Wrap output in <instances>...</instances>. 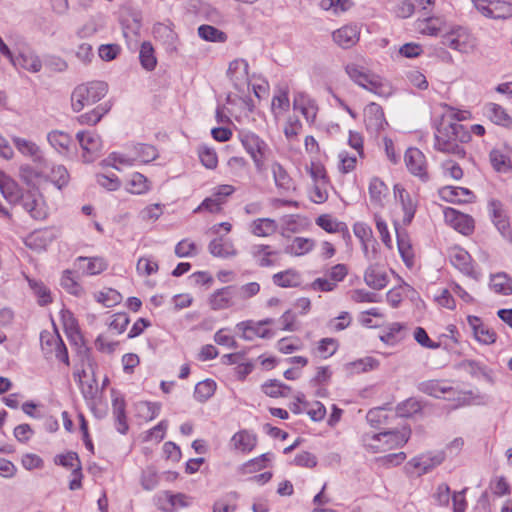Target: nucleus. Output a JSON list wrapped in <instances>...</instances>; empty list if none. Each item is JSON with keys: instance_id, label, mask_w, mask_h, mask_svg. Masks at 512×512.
Instances as JSON below:
<instances>
[{"instance_id": "nucleus-1", "label": "nucleus", "mask_w": 512, "mask_h": 512, "mask_svg": "<svg viewBox=\"0 0 512 512\" xmlns=\"http://www.w3.org/2000/svg\"><path fill=\"white\" fill-rule=\"evenodd\" d=\"M470 138V132L464 125L443 121L434 134V148L439 152L463 158L465 156L463 144L469 142Z\"/></svg>"}, {"instance_id": "nucleus-2", "label": "nucleus", "mask_w": 512, "mask_h": 512, "mask_svg": "<svg viewBox=\"0 0 512 512\" xmlns=\"http://www.w3.org/2000/svg\"><path fill=\"white\" fill-rule=\"evenodd\" d=\"M345 72L356 85L380 97L392 94V85L380 75L371 71L364 61H353L345 65Z\"/></svg>"}, {"instance_id": "nucleus-3", "label": "nucleus", "mask_w": 512, "mask_h": 512, "mask_svg": "<svg viewBox=\"0 0 512 512\" xmlns=\"http://www.w3.org/2000/svg\"><path fill=\"white\" fill-rule=\"evenodd\" d=\"M410 432L406 429L381 433L367 432L361 437L364 449L370 453H385L407 443Z\"/></svg>"}, {"instance_id": "nucleus-4", "label": "nucleus", "mask_w": 512, "mask_h": 512, "mask_svg": "<svg viewBox=\"0 0 512 512\" xmlns=\"http://www.w3.org/2000/svg\"><path fill=\"white\" fill-rule=\"evenodd\" d=\"M108 91V86L103 81H91L78 85L71 94V107L74 112L82 111L100 101Z\"/></svg>"}, {"instance_id": "nucleus-5", "label": "nucleus", "mask_w": 512, "mask_h": 512, "mask_svg": "<svg viewBox=\"0 0 512 512\" xmlns=\"http://www.w3.org/2000/svg\"><path fill=\"white\" fill-rule=\"evenodd\" d=\"M241 143L253 160L257 172L266 169V161L271 155V149L265 140L253 132H244L240 135Z\"/></svg>"}, {"instance_id": "nucleus-6", "label": "nucleus", "mask_w": 512, "mask_h": 512, "mask_svg": "<svg viewBox=\"0 0 512 512\" xmlns=\"http://www.w3.org/2000/svg\"><path fill=\"white\" fill-rule=\"evenodd\" d=\"M442 44L462 54H471L477 47L476 38L462 26H452L442 34Z\"/></svg>"}, {"instance_id": "nucleus-7", "label": "nucleus", "mask_w": 512, "mask_h": 512, "mask_svg": "<svg viewBox=\"0 0 512 512\" xmlns=\"http://www.w3.org/2000/svg\"><path fill=\"white\" fill-rule=\"evenodd\" d=\"M349 268L346 264L338 263L329 267L323 277H318L312 281L310 287L315 292H333L337 289L348 275Z\"/></svg>"}, {"instance_id": "nucleus-8", "label": "nucleus", "mask_w": 512, "mask_h": 512, "mask_svg": "<svg viewBox=\"0 0 512 512\" xmlns=\"http://www.w3.org/2000/svg\"><path fill=\"white\" fill-rule=\"evenodd\" d=\"M21 203L25 211L35 220H44L49 214V207L43 195L36 190L24 194Z\"/></svg>"}, {"instance_id": "nucleus-9", "label": "nucleus", "mask_w": 512, "mask_h": 512, "mask_svg": "<svg viewBox=\"0 0 512 512\" xmlns=\"http://www.w3.org/2000/svg\"><path fill=\"white\" fill-rule=\"evenodd\" d=\"M76 137L83 150L82 157L84 162H93L99 156L102 149L100 136L94 131H83L78 132Z\"/></svg>"}, {"instance_id": "nucleus-10", "label": "nucleus", "mask_w": 512, "mask_h": 512, "mask_svg": "<svg viewBox=\"0 0 512 512\" xmlns=\"http://www.w3.org/2000/svg\"><path fill=\"white\" fill-rule=\"evenodd\" d=\"M364 123L367 131L374 135H378L388 126L382 107L374 102L364 108Z\"/></svg>"}, {"instance_id": "nucleus-11", "label": "nucleus", "mask_w": 512, "mask_h": 512, "mask_svg": "<svg viewBox=\"0 0 512 512\" xmlns=\"http://www.w3.org/2000/svg\"><path fill=\"white\" fill-rule=\"evenodd\" d=\"M445 222L463 235H470L474 230V219L454 208L444 209Z\"/></svg>"}, {"instance_id": "nucleus-12", "label": "nucleus", "mask_w": 512, "mask_h": 512, "mask_svg": "<svg viewBox=\"0 0 512 512\" xmlns=\"http://www.w3.org/2000/svg\"><path fill=\"white\" fill-rule=\"evenodd\" d=\"M404 161L411 174L419 177L423 181L428 180L426 157L422 151L418 148L407 149Z\"/></svg>"}, {"instance_id": "nucleus-13", "label": "nucleus", "mask_w": 512, "mask_h": 512, "mask_svg": "<svg viewBox=\"0 0 512 512\" xmlns=\"http://www.w3.org/2000/svg\"><path fill=\"white\" fill-rule=\"evenodd\" d=\"M58 237L57 230L53 228H45L33 231L25 239V245L36 252H41Z\"/></svg>"}, {"instance_id": "nucleus-14", "label": "nucleus", "mask_w": 512, "mask_h": 512, "mask_svg": "<svg viewBox=\"0 0 512 512\" xmlns=\"http://www.w3.org/2000/svg\"><path fill=\"white\" fill-rule=\"evenodd\" d=\"M444 459L443 452L423 454L412 458L407 463V467L412 468L414 473L422 475L439 466Z\"/></svg>"}, {"instance_id": "nucleus-15", "label": "nucleus", "mask_w": 512, "mask_h": 512, "mask_svg": "<svg viewBox=\"0 0 512 512\" xmlns=\"http://www.w3.org/2000/svg\"><path fill=\"white\" fill-rule=\"evenodd\" d=\"M42 349L46 353H55L62 362L69 364L68 352L61 337L57 333L43 332L40 336Z\"/></svg>"}, {"instance_id": "nucleus-16", "label": "nucleus", "mask_w": 512, "mask_h": 512, "mask_svg": "<svg viewBox=\"0 0 512 512\" xmlns=\"http://www.w3.org/2000/svg\"><path fill=\"white\" fill-rule=\"evenodd\" d=\"M236 287L225 286L215 290L208 298L209 306L212 310L229 309L235 305Z\"/></svg>"}, {"instance_id": "nucleus-17", "label": "nucleus", "mask_w": 512, "mask_h": 512, "mask_svg": "<svg viewBox=\"0 0 512 512\" xmlns=\"http://www.w3.org/2000/svg\"><path fill=\"white\" fill-rule=\"evenodd\" d=\"M249 65L245 59H234L229 63L227 77L238 90L249 84Z\"/></svg>"}, {"instance_id": "nucleus-18", "label": "nucleus", "mask_w": 512, "mask_h": 512, "mask_svg": "<svg viewBox=\"0 0 512 512\" xmlns=\"http://www.w3.org/2000/svg\"><path fill=\"white\" fill-rule=\"evenodd\" d=\"M488 211L498 231L504 237H508L510 235V222L504 204L497 199H491L488 202Z\"/></svg>"}, {"instance_id": "nucleus-19", "label": "nucleus", "mask_w": 512, "mask_h": 512, "mask_svg": "<svg viewBox=\"0 0 512 512\" xmlns=\"http://www.w3.org/2000/svg\"><path fill=\"white\" fill-rule=\"evenodd\" d=\"M361 28L357 24H347L332 33L333 41L341 48L348 49L360 39Z\"/></svg>"}, {"instance_id": "nucleus-20", "label": "nucleus", "mask_w": 512, "mask_h": 512, "mask_svg": "<svg viewBox=\"0 0 512 512\" xmlns=\"http://www.w3.org/2000/svg\"><path fill=\"white\" fill-rule=\"evenodd\" d=\"M416 31L422 35L437 37L442 36L446 29V22L438 16H427L418 18L414 23Z\"/></svg>"}, {"instance_id": "nucleus-21", "label": "nucleus", "mask_w": 512, "mask_h": 512, "mask_svg": "<svg viewBox=\"0 0 512 512\" xmlns=\"http://www.w3.org/2000/svg\"><path fill=\"white\" fill-rule=\"evenodd\" d=\"M467 322L477 342L484 345L495 343L497 334L477 316H468Z\"/></svg>"}, {"instance_id": "nucleus-22", "label": "nucleus", "mask_w": 512, "mask_h": 512, "mask_svg": "<svg viewBox=\"0 0 512 512\" xmlns=\"http://www.w3.org/2000/svg\"><path fill=\"white\" fill-rule=\"evenodd\" d=\"M278 229V222L270 217H259L248 224L249 233L258 238L272 237L278 232Z\"/></svg>"}, {"instance_id": "nucleus-23", "label": "nucleus", "mask_w": 512, "mask_h": 512, "mask_svg": "<svg viewBox=\"0 0 512 512\" xmlns=\"http://www.w3.org/2000/svg\"><path fill=\"white\" fill-rule=\"evenodd\" d=\"M251 256L260 267L274 266L280 256V252L270 245L256 244L251 247Z\"/></svg>"}, {"instance_id": "nucleus-24", "label": "nucleus", "mask_w": 512, "mask_h": 512, "mask_svg": "<svg viewBox=\"0 0 512 512\" xmlns=\"http://www.w3.org/2000/svg\"><path fill=\"white\" fill-rule=\"evenodd\" d=\"M394 196L396 201L401 204L404 212L403 223L405 225L410 224L416 212V203L414 199L400 184L394 185Z\"/></svg>"}, {"instance_id": "nucleus-25", "label": "nucleus", "mask_w": 512, "mask_h": 512, "mask_svg": "<svg viewBox=\"0 0 512 512\" xmlns=\"http://www.w3.org/2000/svg\"><path fill=\"white\" fill-rule=\"evenodd\" d=\"M269 168L274 184L279 191L290 192L295 189L292 177L281 163L273 161Z\"/></svg>"}, {"instance_id": "nucleus-26", "label": "nucleus", "mask_w": 512, "mask_h": 512, "mask_svg": "<svg viewBox=\"0 0 512 512\" xmlns=\"http://www.w3.org/2000/svg\"><path fill=\"white\" fill-rule=\"evenodd\" d=\"M450 261L463 274L477 278V272L472 264L471 256L462 248H453L450 252Z\"/></svg>"}, {"instance_id": "nucleus-27", "label": "nucleus", "mask_w": 512, "mask_h": 512, "mask_svg": "<svg viewBox=\"0 0 512 512\" xmlns=\"http://www.w3.org/2000/svg\"><path fill=\"white\" fill-rule=\"evenodd\" d=\"M440 198L450 203H468L474 199V194L467 188L445 186L439 189Z\"/></svg>"}, {"instance_id": "nucleus-28", "label": "nucleus", "mask_w": 512, "mask_h": 512, "mask_svg": "<svg viewBox=\"0 0 512 512\" xmlns=\"http://www.w3.org/2000/svg\"><path fill=\"white\" fill-rule=\"evenodd\" d=\"M79 272L84 275H97L107 268V262L102 257H78L74 263Z\"/></svg>"}, {"instance_id": "nucleus-29", "label": "nucleus", "mask_w": 512, "mask_h": 512, "mask_svg": "<svg viewBox=\"0 0 512 512\" xmlns=\"http://www.w3.org/2000/svg\"><path fill=\"white\" fill-rule=\"evenodd\" d=\"M316 242L312 238L297 236L292 238L284 247V252L290 256L301 257L314 250Z\"/></svg>"}, {"instance_id": "nucleus-30", "label": "nucleus", "mask_w": 512, "mask_h": 512, "mask_svg": "<svg viewBox=\"0 0 512 512\" xmlns=\"http://www.w3.org/2000/svg\"><path fill=\"white\" fill-rule=\"evenodd\" d=\"M293 108L299 111L307 122L313 123L317 115V105L313 99L304 93H297L293 100Z\"/></svg>"}, {"instance_id": "nucleus-31", "label": "nucleus", "mask_w": 512, "mask_h": 512, "mask_svg": "<svg viewBox=\"0 0 512 512\" xmlns=\"http://www.w3.org/2000/svg\"><path fill=\"white\" fill-rule=\"evenodd\" d=\"M9 61L15 67H21L29 72L37 73L42 68V62L39 57L32 51H23L17 56H11Z\"/></svg>"}, {"instance_id": "nucleus-32", "label": "nucleus", "mask_w": 512, "mask_h": 512, "mask_svg": "<svg viewBox=\"0 0 512 512\" xmlns=\"http://www.w3.org/2000/svg\"><path fill=\"white\" fill-rule=\"evenodd\" d=\"M208 250L214 257L231 258L238 254V251L231 239L218 237L210 241Z\"/></svg>"}, {"instance_id": "nucleus-33", "label": "nucleus", "mask_w": 512, "mask_h": 512, "mask_svg": "<svg viewBox=\"0 0 512 512\" xmlns=\"http://www.w3.org/2000/svg\"><path fill=\"white\" fill-rule=\"evenodd\" d=\"M0 191L10 204H16L22 201V197L24 196L17 182L4 173H0Z\"/></svg>"}, {"instance_id": "nucleus-34", "label": "nucleus", "mask_w": 512, "mask_h": 512, "mask_svg": "<svg viewBox=\"0 0 512 512\" xmlns=\"http://www.w3.org/2000/svg\"><path fill=\"white\" fill-rule=\"evenodd\" d=\"M236 328L241 331V337L248 341H251L256 337L268 338L271 336L269 329L262 327L261 323L251 320L238 323Z\"/></svg>"}, {"instance_id": "nucleus-35", "label": "nucleus", "mask_w": 512, "mask_h": 512, "mask_svg": "<svg viewBox=\"0 0 512 512\" xmlns=\"http://www.w3.org/2000/svg\"><path fill=\"white\" fill-rule=\"evenodd\" d=\"M13 143L21 154L30 157L33 162L37 164H43L45 162L41 149L35 142L21 137H14Z\"/></svg>"}, {"instance_id": "nucleus-36", "label": "nucleus", "mask_w": 512, "mask_h": 512, "mask_svg": "<svg viewBox=\"0 0 512 512\" xmlns=\"http://www.w3.org/2000/svg\"><path fill=\"white\" fill-rule=\"evenodd\" d=\"M232 447L242 453L251 452L257 444V436L248 430H240L231 438Z\"/></svg>"}, {"instance_id": "nucleus-37", "label": "nucleus", "mask_w": 512, "mask_h": 512, "mask_svg": "<svg viewBox=\"0 0 512 512\" xmlns=\"http://www.w3.org/2000/svg\"><path fill=\"white\" fill-rule=\"evenodd\" d=\"M364 281L369 287L381 290L388 284V275L382 267L370 265L365 271Z\"/></svg>"}, {"instance_id": "nucleus-38", "label": "nucleus", "mask_w": 512, "mask_h": 512, "mask_svg": "<svg viewBox=\"0 0 512 512\" xmlns=\"http://www.w3.org/2000/svg\"><path fill=\"white\" fill-rule=\"evenodd\" d=\"M60 286L64 289L68 294L81 298L86 294L84 287L78 281L75 272L67 269L62 272L60 278Z\"/></svg>"}, {"instance_id": "nucleus-39", "label": "nucleus", "mask_w": 512, "mask_h": 512, "mask_svg": "<svg viewBox=\"0 0 512 512\" xmlns=\"http://www.w3.org/2000/svg\"><path fill=\"white\" fill-rule=\"evenodd\" d=\"M121 24L123 35L125 38L137 36L140 31V16L137 12H133L128 8H124L121 14Z\"/></svg>"}, {"instance_id": "nucleus-40", "label": "nucleus", "mask_w": 512, "mask_h": 512, "mask_svg": "<svg viewBox=\"0 0 512 512\" xmlns=\"http://www.w3.org/2000/svg\"><path fill=\"white\" fill-rule=\"evenodd\" d=\"M368 193L370 202L376 206L382 207L388 195V187L380 178L373 177L369 182Z\"/></svg>"}, {"instance_id": "nucleus-41", "label": "nucleus", "mask_w": 512, "mask_h": 512, "mask_svg": "<svg viewBox=\"0 0 512 512\" xmlns=\"http://www.w3.org/2000/svg\"><path fill=\"white\" fill-rule=\"evenodd\" d=\"M272 281L276 286L283 288L297 287L301 284V274L293 268L275 273Z\"/></svg>"}, {"instance_id": "nucleus-42", "label": "nucleus", "mask_w": 512, "mask_h": 512, "mask_svg": "<svg viewBox=\"0 0 512 512\" xmlns=\"http://www.w3.org/2000/svg\"><path fill=\"white\" fill-rule=\"evenodd\" d=\"M490 289L501 295H511L512 294V278L509 277L506 273L500 272L491 275L489 282Z\"/></svg>"}, {"instance_id": "nucleus-43", "label": "nucleus", "mask_w": 512, "mask_h": 512, "mask_svg": "<svg viewBox=\"0 0 512 512\" xmlns=\"http://www.w3.org/2000/svg\"><path fill=\"white\" fill-rule=\"evenodd\" d=\"M47 140L50 145L60 154H66L73 142L69 134L59 130L51 131L48 133Z\"/></svg>"}, {"instance_id": "nucleus-44", "label": "nucleus", "mask_w": 512, "mask_h": 512, "mask_svg": "<svg viewBox=\"0 0 512 512\" xmlns=\"http://www.w3.org/2000/svg\"><path fill=\"white\" fill-rule=\"evenodd\" d=\"M126 190L135 195H142L150 190L149 180L141 173L134 172L126 182Z\"/></svg>"}, {"instance_id": "nucleus-45", "label": "nucleus", "mask_w": 512, "mask_h": 512, "mask_svg": "<svg viewBox=\"0 0 512 512\" xmlns=\"http://www.w3.org/2000/svg\"><path fill=\"white\" fill-rule=\"evenodd\" d=\"M131 151L135 164H147L158 157L157 149L153 145L149 144H137L131 149Z\"/></svg>"}, {"instance_id": "nucleus-46", "label": "nucleus", "mask_w": 512, "mask_h": 512, "mask_svg": "<svg viewBox=\"0 0 512 512\" xmlns=\"http://www.w3.org/2000/svg\"><path fill=\"white\" fill-rule=\"evenodd\" d=\"M103 163L107 166H111L117 170H121L124 167H131L135 165L132 151L127 153L112 152Z\"/></svg>"}, {"instance_id": "nucleus-47", "label": "nucleus", "mask_w": 512, "mask_h": 512, "mask_svg": "<svg viewBox=\"0 0 512 512\" xmlns=\"http://www.w3.org/2000/svg\"><path fill=\"white\" fill-rule=\"evenodd\" d=\"M399 253L407 267L414 265V252L407 235L396 228Z\"/></svg>"}, {"instance_id": "nucleus-48", "label": "nucleus", "mask_w": 512, "mask_h": 512, "mask_svg": "<svg viewBox=\"0 0 512 512\" xmlns=\"http://www.w3.org/2000/svg\"><path fill=\"white\" fill-rule=\"evenodd\" d=\"M512 16V3L503 0H492L486 14L487 18L506 19Z\"/></svg>"}, {"instance_id": "nucleus-49", "label": "nucleus", "mask_w": 512, "mask_h": 512, "mask_svg": "<svg viewBox=\"0 0 512 512\" xmlns=\"http://www.w3.org/2000/svg\"><path fill=\"white\" fill-rule=\"evenodd\" d=\"M405 326L399 322L389 324L380 336V340L388 345H395L404 338Z\"/></svg>"}, {"instance_id": "nucleus-50", "label": "nucleus", "mask_w": 512, "mask_h": 512, "mask_svg": "<svg viewBox=\"0 0 512 512\" xmlns=\"http://www.w3.org/2000/svg\"><path fill=\"white\" fill-rule=\"evenodd\" d=\"M315 223L327 233L347 232V226L345 223L338 221L328 214H323L317 217Z\"/></svg>"}, {"instance_id": "nucleus-51", "label": "nucleus", "mask_w": 512, "mask_h": 512, "mask_svg": "<svg viewBox=\"0 0 512 512\" xmlns=\"http://www.w3.org/2000/svg\"><path fill=\"white\" fill-rule=\"evenodd\" d=\"M161 410V404L157 402L142 401L136 404L137 416L145 421L155 419Z\"/></svg>"}, {"instance_id": "nucleus-52", "label": "nucleus", "mask_w": 512, "mask_h": 512, "mask_svg": "<svg viewBox=\"0 0 512 512\" xmlns=\"http://www.w3.org/2000/svg\"><path fill=\"white\" fill-rule=\"evenodd\" d=\"M485 115L497 125H506L510 121L505 109L495 103H489L485 106Z\"/></svg>"}, {"instance_id": "nucleus-53", "label": "nucleus", "mask_w": 512, "mask_h": 512, "mask_svg": "<svg viewBox=\"0 0 512 512\" xmlns=\"http://www.w3.org/2000/svg\"><path fill=\"white\" fill-rule=\"evenodd\" d=\"M95 300L105 307H114L122 301V295L115 289L104 288L94 294Z\"/></svg>"}, {"instance_id": "nucleus-54", "label": "nucleus", "mask_w": 512, "mask_h": 512, "mask_svg": "<svg viewBox=\"0 0 512 512\" xmlns=\"http://www.w3.org/2000/svg\"><path fill=\"white\" fill-rule=\"evenodd\" d=\"M215 390V381L211 379H206L196 384L194 390V397L198 402L203 403L214 395Z\"/></svg>"}, {"instance_id": "nucleus-55", "label": "nucleus", "mask_w": 512, "mask_h": 512, "mask_svg": "<svg viewBox=\"0 0 512 512\" xmlns=\"http://www.w3.org/2000/svg\"><path fill=\"white\" fill-rule=\"evenodd\" d=\"M271 459L272 454L264 453L261 456L251 459L244 463L241 466L240 471L244 475L256 473L264 469L267 466V462H269Z\"/></svg>"}, {"instance_id": "nucleus-56", "label": "nucleus", "mask_w": 512, "mask_h": 512, "mask_svg": "<svg viewBox=\"0 0 512 512\" xmlns=\"http://www.w3.org/2000/svg\"><path fill=\"white\" fill-rule=\"evenodd\" d=\"M421 390L433 397L440 398L451 391V387L445 381L431 380L422 383Z\"/></svg>"}, {"instance_id": "nucleus-57", "label": "nucleus", "mask_w": 512, "mask_h": 512, "mask_svg": "<svg viewBox=\"0 0 512 512\" xmlns=\"http://www.w3.org/2000/svg\"><path fill=\"white\" fill-rule=\"evenodd\" d=\"M139 59L142 67L148 71H152L157 64L154 55V49L149 42H143L140 48Z\"/></svg>"}, {"instance_id": "nucleus-58", "label": "nucleus", "mask_w": 512, "mask_h": 512, "mask_svg": "<svg viewBox=\"0 0 512 512\" xmlns=\"http://www.w3.org/2000/svg\"><path fill=\"white\" fill-rule=\"evenodd\" d=\"M330 181H322L318 183H312L309 191V198L316 204H322L328 199V187Z\"/></svg>"}, {"instance_id": "nucleus-59", "label": "nucleus", "mask_w": 512, "mask_h": 512, "mask_svg": "<svg viewBox=\"0 0 512 512\" xmlns=\"http://www.w3.org/2000/svg\"><path fill=\"white\" fill-rule=\"evenodd\" d=\"M60 317L68 337L76 340L79 337V327L74 315L68 310H61Z\"/></svg>"}, {"instance_id": "nucleus-60", "label": "nucleus", "mask_w": 512, "mask_h": 512, "mask_svg": "<svg viewBox=\"0 0 512 512\" xmlns=\"http://www.w3.org/2000/svg\"><path fill=\"white\" fill-rule=\"evenodd\" d=\"M198 34L202 39L211 42L223 43L227 39L223 31L211 25H201L198 28Z\"/></svg>"}, {"instance_id": "nucleus-61", "label": "nucleus", "mask_w": 512, "mask_h": 512, "mask_svg": "<svg viewBox=\"0 0 512 512\" xmlns=\"http://www.w3.org/2000/svg\"><path fill=\"white\" fill-rule=\"evenodd\" d=\"M29 286L32 289L34 295L38 299V303L42 306L52 302V296L49 288L40 281L29 279Z\"/></svg>"}, {"instance_id": "nucleus-62", "label": "nucleus", "mask_w": 512, "mask_h": 512, "mask_svg": "<svg viewBox=\"0 0 512 512\" xmlns=\"http://www.w3.org/2000/svg\"><path fill=\"white\" fill-rule=\"evenodd\" d=\"M353 6L352 0H321L320 7L337 15L348 11Z\"/></svg>"}, {"instance_id": "nucleus-63", "label": "nucleus", "mask_w": 512, "mask_h": 512, "mask_svg": "<svg viewBox=\"0 0 512 512\" xmlns=\"http://www.w3.org/2000/svg\"><path fill=\"white\" fill-rule=\"evenodd\" d=\"M490 162L493 168L502 173H507L511 170V162L509 158L499 150H492L489 155Z\"/></svg>"}, {"instance_id": "nucleus-64", "label": "nucleus", "mask_w": 512, "mask_h": 512, "mask_svg": "<svg viewBox=\"0 0 512 512\" xmlns=\"http://www.w3.org/2000/svg\"><path fill=\"white\" fill-rule=\"evenodd\" d=\"M339 347L338 341L333 338H323L318 342L316 353L319 357L327 359L334 355Z\"/></svg>"}]
</instances>
